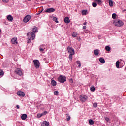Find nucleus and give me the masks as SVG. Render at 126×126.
<instances>
[{"instance_id":"1","label":"nucleus","mask_w":126,"mask_h":126,"mask_svg":"<svg viewBox=\"0 0 126 126\" xmlns=\"http://www.w3.org/2000/svg\"><path fill=\"white\" fill-rule=\"evenodd\" d=\"M67 50L68 51V53H70L69 55V59L71 61L72 60V56H74V49L70 46H68L67 47Z\"/></svg>"},{"instance_id":"2","label":"nucleus","mask_w":126,"mask_h":126,"mask_svg":"<svg viewBox=\"0 0 126 126\" xmlns=\"http://www.w3.org/2000/svg\"><path fill=\"white\" fill-rule=\"evenodd\" d=\"M38 32V28L37 27H34L32 28V31L31 32L30 35L32 36V40H34L35 39L36 35L35 34Z\"/></svg>"},{"instance_id":"3","label":"nucleus","mask_w":126,"mask_h":126,"mask_svg":"<svg viewBox=\"0 0 126 126\" xmlns=\"http://www.w3.org/2000/svg\"><path fill=\"white\" fill-rule=\"evenodd\" d=\"M58 81L61 83H64L66 81V77L60 75L58 78Z\"/></svg>"},{"instance_id":"4","label":"nucleus","mask_w":126,"mask_h":126,"mask_svg":"<svg viewBox=\"0 0 126 126\" xmlns=\"http://www.w3.org/2000/svg\"><path fill=\"white\" fill-rule=\"evenodd\" d=\"M114 24L115 26H117L118 27H121V26H123L124 25V22H123L122 20H119L118 21H114Z\"/></svg>"},{"instance_id":"5","label":"nucleus","mask_w":126,"mask_h":126,"mask_svg":"<svg viewBox=\"0 0 126 126\" xmlns=\"http://www.w3.org/2000/svg\"><path fill=\"white\" fill-rule=\"evenodd\" d=\"M87 96L84 95V94H82L80 95V100L81 102H82L83 103H84V102H86L87 101L88 99Z\"/></svg>"},{"instance_id":"6","label":"nucleus","mask_w":126,"mask_h":126,"mask_svg":"<svg viewBox=\"0 0 126 126\" xmlns=\"http://www.w3.org/2000/svg\"><path fill=\"white\" fill-rule=\"evenodd\" d=\"M15 74L18 75V76H21L23 75V73H22V71L20 69V68H16L15 70Z\"/></svg>"},{"instance_id":"7","label":"nucleus","mask_w":126,"mask_h":126,"mask_svg":"<svg viewBox=\"0 0 126 126\" xmlns=\"http://www.w3.org/2000/svg\"><path fill=\"white\" fill-rule=\"evenodd\" d=\"M33 62L34 63L35 67L36 68H40V62H39V60H34L33 61Z\"/></svg>"},{"instance_id":"8","label":"nucleus","mask_w":126,"mask_h":126,"mask_svg":"<svg viewBox=\"0 0 126 126\" xmlns=\"http://www.w3.org/2000/svg\"><path fill=\"white\" fill-rule=\"evenodd\" d=\"M31 19V16L30 15H28L25 17V18L23 19L24 22H25L27 23V22H28L29 20Z\"/></svg>"},{"instance_id":"9","label":"nucleus","mask_w":126,"mask_h":126,"mask_svg":"<svg viewBox=\"0 0 126 126\" xmlns=\"http://www.w3.org/2000/svg\"><path fill=\"white\" fill-rule=\"evenodd\" d=\"M55 11H56V10L55 9H54L53 8H50L46 9L45 12L47 13H52V12H55Z\"/></svg>"},{"instance_id":"10","label":"nucleus","mask_w":126,"mask_h":126,"mask_svg":"<svg viewBox=\"0 0 126 126\" xmlns=\"http://www.w3.org/2000/svg\"><path fill=\"white\" fill-rule=\"evenodd\" d=\"M17 94L18 95V96H19V97H24V96H25V94L24 92L20 91H18Z\"/></svg>"},{"instance_id":"11","label":"nucleus","mask_w":126,"mask_h":126,"mask_svg":"<svg viewBox=\"0 0 126 126\" xmlns=\"http://www.w3.org/2000/svg\"><path fill=\"white\" fill-rule=\"evenodd\" d=\"M11 42H12V44H14V45H17L18 42H17V38L15 37L11 39Z\"/></svg>"},{"instance_id":"12","label":"nucleus","mask_w":126,"mask_h":126,"mask_svg":"<svg viewBox=\"0 0 126 126\" xmlns=\"http://www.w3.org/2000/svg\"><path fill=\"white\" fill-rule=\"evenodd\" d=\"M50 126V123L48 121H44L42 124H41V126Z\"/></svg>"},{"instance_id":"13","label":"nucleus","mask_w":126,"mask_h":126,"mask_svg":"<svg viewBox=\"0 0 126 126\" xmlns=\"http://www.w3.org/2000/svg\"><path fill=\"white\" fill-rule=\"evenodd\" d=\"M64 22L65 23L68 24L70 22V20L69 19V18H68V17H66L64 19Z\"/></svg>"},{"instance_id":"14","label":"nucleus","mask_w":126,"mask_h":126,"mask_svg":"<svg viewBox=\"0 0 126 126\" xmlns=\"http://www.w3.org/2000/svg\"><path fill=\"white\" fill-rule=\"evenodd\" d=\"M7 19L9 21H12V20H13V17L11 15H8L7 16Z\"/></svg>"},{"instance_id":"15","label":"nucleus","mask_w":126,"mask_h":126,"mask_svg":"<svg viewBox=\"0 0 126 126\" xmlns=\"http://www.w3.org/2000/svg\"><path fill=\"white\" fill-rule=\"evenodd\" d=\"M51 18H52L53 20L56 23H59V21H58V18H57V17H55L54 16H52Z\"/></svg>"},{"instance_id":"16","label":"nucleus","mask_w":126,"mask_h":126,"mask_svg":"<svg viewBox=\"0 0 126 126\" xmlns=\"http://www.w3.org/2000/svg\"><path fill=\"white\" fill-rule=\"evenodd\" d=\"M27 118V115L26 114H23L21 116L22 120H26Z\"/></svg>"},{"instance_id":"17","label":"nucleus","mask_w":126,"mask_h":126,"mask_svg":"<svg viewBox=\"0 0 126 126\" xmlns=\"http://www.w3.org/2000/svg\"><path fill=\"white\" fill-rule=\"evenodd\" d=\"M34 40V39H33V37H32V35L30 34V38H28L27 43H28V44L31 43V40Z\"/></svg>"},{"instance_id":"18","label":"nucleus","mask_w":126,"mask_h":126,"mask_svg":"<svg viewBox=\"0 0 126 126\" xmlns=\"http://www.w3.org/2000/svg\"><path fill=\"white\" fill-rule=\"evenodd\" d=\"M44 48L45 49V45H41L39 46V51L40 52H44Z\"/></svg>"},{"instance_id":"19","label":"nucleus","mask_w":126,"mask_h":126,"mask_svg":"<svg viewBox=\"0 0 126 126\" xmlns=\"http://www.w3.org/2000/svg\"><path fill=\"white\" fill-rule=\"evenodd\" d=\"M99 61L101 63H105V60L103 58H100Z\"/></svg>"},{"instance_id":"20","label":"nucleus","mask_w":126,"mask_h":126,"mask_svg":"<svg viewBox=\"0 0 126 126\" xmlns=\"http://www.w3.org/2000/svg\"><path fill=\"white\" fill-rule=\"evenodd\" d=\"M94 53L95 56H98L99 55V50L98 49L94 50Z\"/></svg>"},{"instance_id":"21","label":"nucleus","mask_w":126,"mask_h":126,"mask_svg":"<svg viewBox=\"0 0 126 126\" xmlns=\"http://www.w3.org/2000/svg\"><path fill=\"white\" fill-rule=\"evenodd\" d=\"M51 84L53 86H56L57 85V82L53 80L51 81Z\"/></svg>"},{"instance_id":"22","label":"nucleus","mask_w":126,"mask_h":126,"mask_svg":"<svg viewBox=\"0 0 126 126\" xmlns=\"http://www.w3.org/2000/svg\"><path fill=\"white\" fill-rule=\"evenodd\" d=\"M116 66L117 68H119V67H120V62L119 61L116 62Z\"/></svg>"},{"instance_id":"23","label":"nucleus","mask_w":126,"mask_h":126,"mask_svg":"<svg viewBox=\"0 0 126 126\" xmlns=\"http://www.w3.org/2000/svg\"><path fill=\"white\" fill-rule=\"evenodd\" d=\"M105 50H106V51H107L108 52H110V51H111V48L109 46H106L105 47Z\"/></svg>"},{"instance_id":"24","label":"nucleus","mask_w":126,"mask_h":126,"mask_svg":"<svg viewBox=\"0 0 126 126\" xmlns=\"http://www.w3.org/2000/svg\"><path fill=\"white\" fill-rule=\"evenodd\" d=\"M76 63H77V64H79L78 67H79V68H80V67H81V63H80V62L79 61H77L76 62Z\"/></svg>"},{"instance_id":"25","label":"nucleus","mask_w":126,"mask_h":126,"mask_svg":"<svg viewBox=\"0 0 126 126\" xmlns=\"http://www.w3.org/2000/svg\"><path fill=\"white\" fill-rule=\"evenodd\" d=\"M77 33L74 32L72 33V36L74 38L75 37H77Z\"/></svg>"},{"instance_id":"26","label":"nucleus","mask_w":126,"mask_h":126,"mask_svg":"<svg viewBox=\"0 0 126 126\" xmlns=\"http://www.w3.org/2000/svg\"><path fill=\"white\" fill-rule=\"evenodd\" d=\"M96 1L97 2V4L101 5L102 4V0H96Z\"/></svg>"},{"instance_id":"27","label":"nucleus","mask_w":126,"mask_h":126,"mask_svg":"<svg viewBox=\"0 0 126 126\" xmlns=\"http://www.w3.org/2000/svg\"><path fill=\"white\" fill-rule=\"evenodd\" d=\"M113 19H116L117 18V14L116 13H113L112 15Z\"/></svg>"},{"instance_id":"28","label":"nucleus","mask_w":126,"mask_h":126,"mask_svg":"<svg viewBox=\"0 0 126 126\" xmlns=\"http://www.w3.org/2000/svg\"><path fill=\"white\" fill-rule=\"evenodd\" d=\"M87 13V10H83L82 12V15H86Z\"/></svg>"},{"instance_id":"29","label":"nucleus","mask_w":126,"mask_h":126,"mask_svg":"<svg viewBox=\"0 0 126 126\" xmlns=\"http://www.w3.org/2000/svg\"><path fill=\"white\" fill-rule=\"evenodd\" d=\"M89 123L90 125H93L94 124V121H93L92 119H90L89 121Z\"/></svg>"},{"instance_id":"30","label":"nucleus","mask_w":126,"mask_h":126,"mask_svg":"<svg viewBox=\"0 0 126 126\" xmlns=\"http://www.w3.org/2000/svg\"><path fill=\"white\" fill-rule=\"evenodd\" d=\"M109 4L111 7L113 6V1H112L111 0H109Z\"/></svg>"},{"instance_id":"31","label":"nucleus","mask_w":126,"mask_h":126,"mask_svg":"<svg viewBox=\"0 0 126 126\" xmlns=\"http://www.w3.org/2000/svg\"><path fill=\"white\" fill-rule=\"evenodd\" d=\"M90 90L92 92H94V91H95V87H91L90 88Z\"/></svg>"},{"instance_id":"32","label":"nucleus","mask_w":126,"mask_h":126,"mask_svg":"<svg viewBox=\"0 0 126 126\" xmlns=\"http://www.w3.org/2000/svg\"><path fill=\"white\" fill-rule=\"evenodd\" d=\"M66 118H67V121H70V116H69V115L68 114H67Z\"/></svg>"},{"instance_id":"33","label":"nucleus","mask_w":126,"mask_h":126,"mask_svg":"<svg viewBox=\"0 0 126 126\" xmlns=\"http://www.w3.org/2000/svg\"><path fill=\"white\" fill-rule=\"evenodd\" d=\"M92 5L93 7H97V3L93 2L92 3Z\"/></svg>"},{"instance_id":"34","label":"nucleus","mask_w":126,"mask_h":126,"mask_svg":"<svg viewBox=\"0 0 126 126\" xmlns=\"http://www.w3.org/2000/svg\"><path fill=\"white\" fill-rule=\"evenodd\" d=\"M4 74V72L3 71L0 70V76L3 75Z\"/></svg>"},{"instance_id":"35","label":"nucleus","mask_w":126,"mask_h":126,"mask_svg":"<svg viewBox=\"0 0 126 126\" xmlns=\"http://www.w3.org/2000/svg\"><path fill=\"white\" fill-rule=\"evenodd\" d=\"M43 115L42 113L37 114V117L38 118H41V117H43Z\"/></svg>"},{"instance_id":"36","label":"nucleus","mask_w":126,"mask_h":126,"mask_svg":"<svg viewBox=\"0 0 126 126\" xmlns=\"http://www.w3.org/2000/svg\"><path fill=\"white\" fill-rule=\"evenodd\" d=\"M105 120L106 122H109V121H110V119L108 117H105Z\"/></svg>"},{"instance_id":"37","label":"nucleus","mask_w":126,"mask_h":126,"mask_svg":"<svg viewBox=\"0 0 126 126\" xmlns=\"http://www.w3.org/2000/svg\"><path fill=\"white\" fill-rule=\"evenodd\" d=\"M54 95H59V91H56L54 92Z\"/></svg>"},{"instance_id":"38","label":"nucleus","mask_w":126,"mask_h":126,"mask_svg":"<svg viewBox=\"0 0 126 126\" xmlns=\"http://www.w3.org/2000/svg\"><path fill=\"white\" fill-rule=\"evenodd\" d=\"M43 116H45V115H47L48 114L47 111H44L43 113H42Z\"/></svg>"},{"instance_id":"39","label":"nucleus","mask_w":126,"mask_h":126,"mask_svg":"<svg viewBox=\"0 0 126 126\" xmlns=\"http://www.w3.org/2000/svg\"><path fill=\"white\" fill-rule=\"evenodd\" d=\"M97 104L96 103H94L93 104V106L94 108H97Z\"/></svg>"},{"instance_id":"40","label":"nucleus","mask_w":126,"mask_h":126,"mask_svg":"<svg viewBox=\"0 0 126 126\" xmlns=\"http://www.w3.org/2000/svg\"><path fill=\"white\" fill-rule=\"evenodd\" d=\"M2 1L5 2V3H7V2L9 1V0H2Z\"/></svg>"},{"instance_id":"41","label":"nucleus","mask_w":126,"mask_h":126,"mask_svg":"<svg viewBox=\"0 0 126 126\" xmlns=\"http://www.w3.org/2000/svg\"><path fill=\"white\" fill-rule=\"evenodd\" d=\"M43 10H44V9H43V8H42L41 11L40 13H37V15H39V14H40V13H41V12H42L43 11Z\"/></svg>"},{"instance_id":"42","label":"nucleus","mask_w":126,"mask_h":126,"mask_svg":"<svg viewBox=\"0 0 126 126\" xmlns=\"http://www.w3.org/2000/svg\"><path fill=\"white\" fill-rule=\"evenodd\" d=\"M69 81H70V82H71V83H72V82H73V81L72 80V79H70L69 80Z\"/></svg>"},{"instance_id":"43","label":"nucleus","mask_w":126,"mask_h":126,"mask_svg":"<svg viewBox=\"0 0 126 126\" xmlns=\"http://www.w3.org/2000/svg\"><path fill=\"white\" fill-rule=\"evenodd\" d=\"M77 39H78V41H81V38L80 37L77 38Z\"/></svg>"},{"instance_id":"44","label":"nucleus","mask_w":126,"mask_h":126,"mask_svg":"<svg viewBox=\"0 0 126 126\" xmlns=\"http://www.w3.org/2000/svg\"><path fill=\"white\" fill-rule=\"evenodd\" d=\"M83 29H86V26H83Z\"/></svg>"},{"instance_id":"45","label":"nucleus","mask_w":126,"mask_h":126,"mask_svg":"<svg viewBox=\"0 0 126 126\" xmlns=\"http://www.w3.org/2000/svg\"><path fill=\"white\" fill-rule=\"evenodd\" d=\"M16 108H17V109H19V108H20L19 105H16Z\"/></svg>"},{"instance_id":"46","label":"nucleus","mask_w":126,"mask_h":126,"mask_svg":"<svg viewBox=\"0 0 126 126\" xmlns=\"http://www.w3.org/2000/svg\"><path fill=\"white\" fill-rule=\"evenodd\" d=\"M86 24H87V22H85L83 23V25H86Z\"/></svg>"},{"instance_id":"47","label":"nucleus","mask_w":126,"mask_h":126,"mask_svg":"<svg viewBox=\"0 0 126 126\" xmlns=\"http://www.w3.org/2000/svg\"><path fill=\"white\" fill-rule=\"evenodd\" d=\"M27 36H29V32L27 33Z\"/></svg>"},{"instance_id":"48","label":"nucleus","mask_w":126,"mask_h":126,"mask_svg":"<svg viewBox=\"0 0 126 126\" xmlns=\"http://www.w3.org/2000/svg\"><path fill=\"white\" fill-rule=\"evenodd\" d=\"M124 11H126V9H124Z\"/></svg>"},{"instance_id":"49","label":"nucleus","mask_w":126,"mask_h":126,"mask_svg":"<svg viewBox=\"0 0 126 126\" xmlns=\"http://www.w3.org/2000/svg\"><path fill=\"white\" fill-rule=\"evenodd\" d=\"M44 61H46V58H44Z\"/></svg>"},{"instance_id":"50","label":"nucleus","mask_w":126,"mask_h":126,"mask_svg":"<svg viewBox=\"0 0 126 126\" xmlns=\"http://www.w3.org/2000/svg\"><path fill=\"white\" fill-rule=\"evenodd\" d=\"M0 32H1V30L0 29Z\"/></svg>"},{"instance_id":"51","label":"nucleus","mask_w":126,"mask_h":126,"mask_svg":"<svg viewBox=\"0 0 126 126\" xmlns=\"http://www.w3.org/2000/svg\"><path fill=\"white\" fill-rule=\"evenodd\" d=\"M44 0H41L42 1H44Z\"/></svg>"}]
</instances>
